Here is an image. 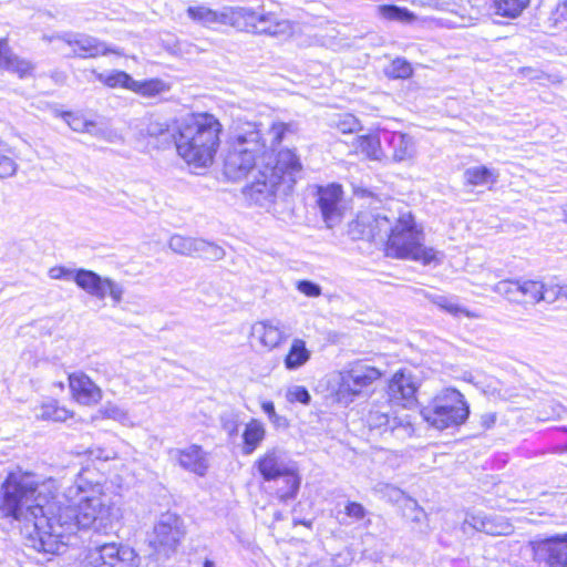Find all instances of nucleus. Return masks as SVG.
<instances>
[{"label": "nucleus", "mask_w": 567, "mask_h": 567, "mask_svg": "<svg viewBox=\"0 0 567 567\" xmlns=\"http://www.w3.org/2000/svg\"><path fill=\"white\" fill-rule=\"evenodd\" d=\"M297 288L307 297H319L321 295V287L309 280L299 281Z\"/></svg>", "instance_id": "nucleus-48"}, {"label": "nucleus", "mask_w": 567, "mask_h": 567, "mask_svg": "<svg viewBox=\"0 0 567 567\" xmlns=\"http://www.w3.org/2000/svg\"><path fill=\"white\" fill-rule=\"evenodd\" d=\"M470 414L464 395L453 388L441 390L421 410L423 420L436 430H445L463 424Z\"/></svg>", "instance_id": "nucleus-5"}, {"label": "nucleus", "mask_w": 567, "mask_h": 567, "mask_svg": "<svg viewBox=\"0 0 567 567\" xmlns=\"http://www.w3.org/2000/svg\"><path fill=\"white\" fill-rule=\"evenodd\" d=\"M375 492L381 494L389 502L398 503L404 497V492L391 484L378 483L374 487Z\"/></svg>", "instance_id": "nucleus-43"}, {"label": "nucleus", "mask_w": 567, "mask_h": 567, "mask_svg": "<svg viewBox=\"0 0 567 567\" xmlns=\"http://www.w3.org/2000/svg\"><path fill=\"white\" fill-rule=\"evenodd\" d=\"M529 0H493L495 14L515 19L528 6Z\"/></svg>", "instance_id": "nucleus-32"}, {"label": "nucleus", "mask_w": 567, "mask_h": 567, "mask_svg": "<svg viewBox=\"0 0 567 567\" xmlns=\"http://www.w3.org/2000/svg\"><path fill=\"white\" fill-rule=\"evenodd\" d=\"M83 567H138V558L133 548L107 543L90 548Z\"/></svg>", "instance_id": "nucleus-12"}, {"label": "nucleus", "mask_w": 567, "mask_h": 567, "mask_svg": "<svg viewBox=\"0 0 567 567\" xmlns=\"http://www.w3.org/2000/svg\"><path fill=\"white\" fill-rule=\"evenodd\" d=\"M512 532V525L502 517L487 516L483 533L488 535H507Z\"/></svg>", "instance_id": "nucleus-38"}, {"label": "nucleus", "mask_w": 567, "mask_h": 567, "mask_svg": "<svg viewBox=\"0 0 567 567\" xmlns=\"http://www.w3.org/2000/svg\"><path fill=\"white\" fill-rule=\"evenodd\" d=\"M69 386L72 399L84 406L95 405L103 398L102 389L83 372L71 373Z\"/></svg>", "instance_id": "nucleus-17"}, {"label": "nucleus", "mask_w": 567, "mask_h": 567, "mask_svg": "<svg viewBox=\"0 0 567 567\" xmlns=\"http://www.w3.org/2000/svg\"><path fill=\"white\" fill-rule=\"evenodd\" d=\"M236 29L255 34L288 39L293 34V24L274 12L255 11L238 7Z\"/></svg>", "instance_id": "nucleus-9"}, {"label": "nucleus", "mask_w": 567, "mask_h": 567, "mask_svg": "<svg viewBox=\"0 0 567 567\" xmlns=\"http://www.w3.org/2000/svg\"><path fill=\"white\" fill-rule=\"evenodd\" d=\"M238 7H225L221 10H212L205 6L188 7V17L204 25L215 23L228 24L236 28Z\"/></svg>", "instance_id": "nucleus-20"}, {"label": "nucleus", "mask_w": 567, "mask_h": 567, "mask_svg": "<svg viewBox=\"0 0 567 567\" xmlns=\"http://www.w3.org/2000/svg\"><path fill=\"white\" fill-rule=\"evenodd\" d=\"M344 513L348 517L353 518L354 520H361L367 514L364 507L357 502H349L344 507Z\"/></svg>", "instance_id": "nucleus-50"}, {"label": "nucleus", "mask_w": 567, "mask_h": 567, "mask_svg": "<svg viewBox=\"0 0 567 567\" xmlns=\"http://www.w3.org/2000/svg\"><path fill=\"white\" fill-rule=\"evenodd\" d=\"M268 419L276 429H287L289 426L287 417L279 415L277 412Z\"/></svg>", "instance_id": "nucleus-54"}, {"label": "nucleus", "mask_w": 567, "mask_h": 567, "mask_svg": "<svg viewBox=\"0 0 567 567\" xmlns=\"http://www.w3.org/2000/svg\"><path fill=\"white\" fill-rule=\"evenodd\" d=\"M261 409L267 414L268 417L276 413L275 405L271 401L262 402Z\"/></svg>", "instance_id": "nucleus-59"}, {"label": "nucleus", "mask_w": 567, "mask_h": 567, "mask_svg": "<svg viewBox=\"0 0 567 567\" xmlns=\"http://www.w3.org/2000/svg\"><path fill=\"white\" fill-rule=\"evenodd\" d=\"M367 424L370 430L379 431L380 434L389 433L399 440L411 437L414 433L411 415L406 409L388 399L371 404L367 414Z\"/></svg>", "instance_id": "nucleus-8"}, {"label": "nucleus", "mask_w": 567, "mask_h": 567, "mask_svg": "<svg viewBox=\"0 0 567 567\" xmlns=\"http://www.w3.org/2000/svg\"><path fill=\"white\" fill-rule=\"evenodd\" d=\"M96 79L110 87H124L132 90L134 79L124 71H113L111 73H96Z\"/></svg>", "instance_id": "nucleus-36"}, {"label": "nucleus", "mask_w": 567, "mask_h": 567, "mask_svg": "<svg viewBox=\"0 0 567 567\" xmlns=\"http://www.w3.org/2000/svg\"><path fill=\"white\" fill-rule=\"evenodd\" d=\"M386 74L393 79H408L412 74V66L406 60L398 58L386 69Z\"/></svg>", "instance_id": "nucleus-41"}, {"label": "nucleus", "mask_w": 567, "mask_h": 567, "mask_svg": "<svg viewBox=\"0 0 567 567\" xmlns=\"http://www.w3.org/2000/svg\"><path fill=\"white\" fill-rule=\"evenodd\" d=\"M396 215L398 210L361 213L350 225L349 233L355 239L380 240L383 243L385 239L388 240Z\"/></svg>", "instance_id": "nucleus-11"}, {"label": "nucleus", "mask_w": 567, "mask_h": 567, "mask_svg": "<svg viewBox=\"0 0 567 567\" xmlns=\"http://www.w3.org/2000/svg\"><path fill=\"white\" fill-rule=\"evenodd\" d=\"M565 7H567V3L565 4Z\"/></svg>", "instance_id": "nucleus-63"}, {"label": "nucleus", "mask_w": 567, "mask_h": 567, "mask_svg": "<svg viewBox=\"0 0 567 567\" xmlns=\"http://www.w3.org/2000/svg\"><path fill=\"white\" fill-rule=\"evenodd\" d=\"M103 123H97L95 121L90 120L87 123V128H85L84 133H87L94 137H97V132L101 131Z\"/></svg>", "instance_id": "nucleus-56"}, {"label": "nucleus", "mask_w": 567, "mask_h": 567, "mask_svg": "<svg viewBox=\"0 0 567 567\" xmlns=\"http://www.w3.org/2000/svg\"><path fill=\"white\" fill-rule=\"evenodd\" d=\"M557 290L556 293H557V299L559 297H565L567 299V286H563V287H558L557 286Z\"/></svg>", "instance_id": "nucleus-60"}, {"label": "nucleus", "mask_w": 567, "mask_h": 567, "mask_svg": "<svg viewBox=\"0 0 567 567\" xmlns=\"http://www.w3.org/2000/svg\"><path fill=\"white\" fill-rule=\"evenodd\" d=\"M145 131L153 137L171 136L168 122L159 117L150 118Z\"/></svg>", "instance_id": "nucleus-42"}, {"label": "nucleus", "mask_w": 567, "mask_h": 567, "mask_svg": "<svg viewBox=\"0 0 567 567\" xmlns=\"http://www.w3.org/2000/svg\"><path fill=\"white\" fill-rule=\"evenodd\" d=\"M89 454L91 457L102 461H109L115 458L116 454L112 450L103 449V447H94L89 450Z\"/></svg>", "instance_id": "nucleus-51"}, {"label": "nucleus", "mask_w": 567, "mask_h": 567, "mask_svg": "<svg viewBox=\"0 0 567 567\" xmlns=\"http://www.w3.org/2000/svg\"><path fill=\"white\" fill-rule=\"evenodd\" d=\"M409 503L411 507L416 512L413 519L421 520V517L424 516V511L417 505L416 501L409 498Z\"/></svg>", "instance_id": "nucleus-58"}, {"label": "nucleus", "mask_w": 567, "mask_h": 567, "mask_svg": "<svg viewBox=\"0 0 567 567\" xmlns=\"http://www.w3.org/2000/svg\"><path fill=\"white\" fill-rule=\"evenodd\" d=\"M0 68L18 74L19 78L31 75L34 69L30 61L20 59L12 53L6 39L0 40Z\"/></svg>", "instance_id": "nucleus-25"}, {"label": "nucleus", "mask_w": 567, "mask_h": 567, "mask_svg": "<svg viewBox=\"0 0 567 567\" xmlns=\"http://www.w3.org/2000/svg\"><path fill=\"white\" fill-rule=\"evenodd\" d=\"M431 301L441 310L453 316L454 318L466 317L476 319L480 316L458 303L456 297L437 295L431 297Z\"/></svg>", "instance_id": "nucleus-29"}, {"label": "nucleus", "mask_w": 567, "mask_h": 567, "mask_svg": "<svg viewBox=\"0 0 567 567\" xmlns=\"http://www.w3.org/2000/svg\"><path fill=\"white\" fill-rule=\"evenodd\" d=\"M97 138L114 143L118 140V135L116 132L111 130L107 125L103 124L100 132H97Z\"/></svg>", "instance_id": "nucleus-53"}, {"label": "nucleus", "mask_w": 567, "mask_h": 567, "mask_svg": "<svg viewBox=\"0 0 567 567\" xmlns=\"http://www.w3.org/2000/svg\"><path fill=\"white\" fill-rule=\"evenodd\" d=\"M482 425L485 429L492 427L496 422V415L494 413H486L481 417Z\"/></svg>", "instance_id": "nucleus-57"}, {"label": "nucleus", "mask_w": 567, "mask_h": 567, "mask_svg": "<svg viewBox=\"0 0 567 567\" xmlns=\"http://www.w3.org/2000/svg\"><path fill=\"white\" fill-rule=\"evenodd\" d=\"M517 289L522 303L536 305L540 301L553 303L557 300V286L547 285L542 280L518 279Z\"/></svg>", "instance_id": "nucleus-19"}, {"label": "nucleus", "mask_w": 567, "mask_h": 567, "mask_svg": "<svg viewBox=\"0 0 567 567\" xmlns=\"http://www.w3.org/2000/svg\"><path fill=\"white\" fill-rule=\"evenodd\" d=\"M45 39L48 41H52L53 39L62 40L68 45L73 48V52L76 56L82 59L97 58L109 53L120 54L116 49L109 47L105 42L84 33L65 32Z\"/></svg>", "instance_id": "nucleus-16"}, {"label": "nucleus", "mask_w": 567, "mask_h": 567, "mask_svg": "<svg viewBox=\"0 0 567 567\" xmlns=\"http://www.w3.org/2000/svg\"><path fill=\"white\" fill-rule=\"evenodd\" d=\"M278 146L270 152V174H276L279 182L284 185V192L287 193L292 189L297 179L302 175V164L300 157L295 150L281 148L277 152ZM266 161H269L267 158Z\"/></svg>", "instance_id": "nucleus-14"}, {"label": "nucleus", "mask_w": 567, "mask_h": 567, "mask_svg": "<svg viewBox=\"0 0 567 567\" xmlns=\"http://www.w3.org/2000/svg\"><path fill=\"white\" fill-rule=\"evenodd\" d=\"M224 256L225 251L221 247L199 238L197 257L209 260H220L224 258Z\"/></svg>", "instance_id": "nucleus-40"}, {"label": "nucleus", "mask_w": 567, "mask_h": 567, "mask_svg": "<svg viewBox=\"0 0 567 567\" xmlns=\"http://www.w3.org/2000/svg\"><path fill=\"white\" fill-rule=\"evenodd\" d=\"M338 126L343 133H352L358 130L359 122L354 116L347 115L342 121H340Z\"/></svg>", "instance_id": "nucleus-52"}, {"label": "nucleus", "mask_w": 567, "mask_h": 567, "mask_svg": "<svg viewBox=\"0 0 567 567\" xmlns=\"http://www.w3.org/2000/svg\"><path fill=\"white\" fill-rule=\"evenodd\" d=\"M342 189L339 185H330L320 188L318 193V205L320 207L323 219L329 228L339 221L341 213L339 202L341 199Z\"/></svg>", "instance_id": "nucleus-22"}, {"label": "nucleus", "mask_w": 567, "mask_h": 567, "mask_svg": "<svg viewBox=\"0 0 567 567\" xmlns=\"http://www.w3.org/2000/svg\"><path fill=\"white\" fill-rule=\"evenodd\" d=\"M75 284L87 295L99 300H104L107 296L114 305L123 300V286L110 277H102L99 274L80 268L75 277Z\"/></svg>", "instance_id": "nucleus-13"}, {"label": "nucleus", "mask_w": 567, "mask_h": 567, "mask_svg": "<svg viewBox=\"0 0 567 567\" xmlns=\"http://www.w3.org/2000/svg\"><path fill=\"white\" fill-rule=\"evenodd\" d=\"M72 416V411L58 405L55 401L43 403L35 410V417L43 421L64 422Z\"/></svg>", "instance_id": "nucleus-30"}, {"label": "nucleus", "mask_w": 567, "mask_h": 567, "mask_svg": "<svg viewBox=\"0 0 567 567\" xmlns=\"http://www.w3.org/2000/svg\"><path fill=\"white\" fill-rule=\"evenodd\" d=\"M224 430L231 436L238 433V423L236 420H226L223 423Z\"/></svg>", "instance_id": "nucleus-55"}, {"label": "nucleus", "mask_w": 567, "mask_h": 567, "mask_svg": "<svg viewBox=\"0 0 567 567\" xmlns=\"http://www.w3.org/2000/svg\"><path fill=\"white\" fill-rule=\"evenodd\" d=\"M382 377V372L364 361L349 363L337 374L336 399L339 403L350 404L364 396Z\"/></svg>", "instance_id": "nucleus-6"}, {"label": "nucleus", "mask_w": 567, "mask_h": 567, "mask_svg": "<svg viewBox=\"0 0 567 567\" xmlns=\"http://www.w3.org/2000/svg\"><path fill=\"white\" fill-rule=\"evenodd\" d=\"M169 90V85L159 79H152L147 81H136L132 85V90L145 97H154L163 94Z\"/></svg>", "instance_id": "nucleus-33"}, {"label": "nucleus", "mask_w": 567, "mask_h": 567, "mask_svg": "<svg viewBox=\"0 0 567 567\" xmlns=\"http://www.w3.org/2000/svg\"><path fill=\"white\" fill-rule=\"evenodd\" d=\"M564 220L567 221V203L561 207Z\"/></svg>", "instance_id": "nucleus-61"}, {"label": "nucleus", "mask_w": 567, "mask_h": 567, "mask_svg": "<svg viewBox=\"0 0 567 567\" xmlns=\"http://www.w3.org/2000/svg\"><path fill=\"white\" fill-rule=\"evenodd\" d=\"M464 178L468 185L483 186L496 183L498 174L486 166H475L465 171Z\"/></svg>", "instance_id": "nucleus-31"}, {"label": "nucleus", "mask_w": 567, "mask_h": 567, "mask_svg": "<svg viewBox=\"0 0 567 567\" xmlns=\"http://www.w3.org/2000/svg\"><path fill=\"white\" fill-rule=\"evenodd\" d=\"M534 560L546 567H567V534L530 542Z\"/></svg>", "instance_id": "nucleus-15"}, {"label": "nucleus", "mask_w": 567, "mask_h": 567, "mask_svg": "<svg viewBox=\"0 0 567 567\" xmlns=\"http://www.w3.org/2000/svg\"><path fill=\"white\" fill-rule=\"evenodd\" d=\"M487 515L483 513H471L467 514L464 520V525H468L475 530L483 532Z\"/></svg>", "instance_id": "nucleus-49"}, {"label": "nucleus", "mask_w": 567, "mask_h": 567, "mask_svg": "<svg viewBox=\"0 0 567 567\" xmlns=\"http://www.w3.org/2000/svg\"><path fill=\"white\" fill-rule=\"evenodd\" d=\"M257 468L265 481L284 478L286 487L278 489L281 501L293 498L300 486V477L297 474L296 463L280 447L267 450L256 462Z\"/></svg>", "instance_id": "nucleus-7"}, {"label": "nucleus", "mask_w": 567, "mask_h": 567, "mask_svg": "<svg viewBox=\"0 0 567 567\" xmlns=\"http://www.w3.org/2000/svg\"><path fill=\"white\" fill-rule=\"evenodd\" d=\"M417 382L411 372L398 371L393 374L389 383V396L392 401H405L402 404L406 406L414 402Z\"/></svg>", "instance_id": "nucleus-21"}, {"label": "nucleus", "mask_w": 567, "mask_h": 567, "mask_svg": "<svg viewBox=\"0 0 567 567\" xmlns=\"http://www.w3.org/2000/svg\"><path fill=\"white\" fill-rule=\"evenodd\" d=\"M389 256L412 259L423 265L439 264L443 254L424 245V233L409 209L399 210L386 240Z\"/></svg>", "instance_id": "nucleus-4"}, {"label": "nucleus", "mask_w": 567, "mask_h": 567, "mask_svg": "<svg viewBox=\"0 0 567 567\" xmlns=\"http://www.w3.org/2000/svg\"><path fill=\"white\" fill-rule=\"evenodd\" d=\"M199 238L174 235L168 241L169 248L179 255L197 257Z\"/></svg>", "instance_id": "nucleus-34"}, {"label": "nucleus", "mask_w": 567, "mask_h": 567, "mask_svg": "<svg viewBox=\"0 0 567 567\" xmlns=\"http://www.w3.org/2000/svg\"><path fill=\"white\" fill-rule=\"evenodd\" d=\"M381 140H383L382 133L380 135L369 134L358 136L355 142L357 152L362 153L371 161H388V154L381 146Z\"/></svg>", "instance_id": "nucleus-27"}, {"label": "nucleus", "mask_w": 567, "mask_h": 567, "mask_svg": "<svg viewBox=\"0 0 567 567\" xmlns=\"http://www.w3.org/2000/svg\"><path fill=\"white\" fill-rule=\"evenodd\" d=\"M78 274V269L66 268L64 266H54L51 267L48 271V275L51 279L54 280H73L75 282V277Z\"/></svg>", "instance_id": "nucleus-46"}, {"label": "nucleus", "mask_w": 567, "mask_h": 567, "mask_svg": "<svg viewBox=\"0 0 567 567\" xmlns=\"http://www.w3.org/2000/svg\"><path fill=\"white\" fill-rule=\"evenodd\" d=\"M286 398L289 402H300L302 404H308L310 402V393L305 386L293 385L288 389Z\"/></svg>", "instance_id": "nucleus-45"}, {"label": "nucleus", "mask_w": 567, "mask_h": 567, "mask_svg": "<svg viewBox=\"0 0 567 567\" xmlns=\"http://www.w3.org/2000/svg\"><path fill=\"white\" fill-rule=\"evenodd\" d=\"M518 286V279L516 280H502L493 286V291L503 296L511 302L522 303V299L519 298V292L516 291Z\"/></svg>", "instance_id": "nucleus-37"}, {"label": "nucleus", "mask_w": 567, "mask_h": 567, "mask_svg": "<svg viewBox=\"0 0 567 567\" xmlns=\"http://www.w3.org/2000/svg\"><path fill=\"white\" fill-rule=\"evenodd\" d=\"M382 138L390 150L388 159L391 162H411L416 156V144L410 134L383 130Z\"/></svg>", "instance_id": "nucleus-18"}, {"label": "nucleus", "mask_w": 567, "mask_h": 567, "mask_svg": "<svg viewBox=\"0 0 567 567\" xmlns=\"http://www.w3.org/2000/svg\"><path fill=\"white\" fill-rule=\"evenodd\" d=\"M311 358L310 350L306 347L302 339L292 340L290 349L285 357L284 364L289 371H295L303 367Z\"/></svg>", "instance_id": "nucleus-28"}, {"label": "nucleus", "mask_w": 567, "mask_h": 567, "mask_svg": "<svg viewBox=\"0 0 567 567\" xmlns=\"http://www.w3.org/2000/svg\"><path fill=\"white\" fill-rule=\"evenodd\" d=\"M204 567H215V565L212 560L206 559L204 563Z\"/></svg>", "instance_id": "nucleus-62"}, {"label": "nucleus", "mask_w": 567, "mask_h": 567, "mask_svg": "<svg viewBox=\"0 0 567 567\" xmlns=\"http://www.w3.org/2000/svg\"><path fill=\"white\" fill-rule=\"evenodd\" d=\"M99 413L104 419H111L122 424H126L130 421L127 411L122 406L111 402H107L105 405H103L99 410Z\"/></svg>", "instance_id": "nucleus-39"}, {"label": "nucleus", "mask_w": 567, "mask_h": 567, "mask_svg": "<svg viewBox=\"0 0 567 567\" xmlns=\"http://www.w3.org/2000/svg\"><path fill=\"white\" fill-rule=\"evenodd\" d=\"M377 12L380 18L386 21H396L401 23L412 22L415 17L408 9L400 8L394 4H382L377 7Z\"/></svg>", "instance_id": "nucleus-35"}, {"label": "nucleus", "mask_w": 567, "mask_h": 567, "mask_svg": "<svg viewBox=\"0 0 567 567\" xmlns=\"http://www.w3.org/2000/svg\"><path fill=\"white\" fill-rule=\"evenodd\" d=\"M223 125L209 113L190 114L177 127L175 145L178 155L189 165L207 167L213 164L220 145Z\"/></svg>", "instance_id": "nucleus-3"}, {"label": "nucleus", "mask_w": 567, "mask_h": 567, "mask_svg": "<svg viewBox=\"0 0 567 567\" xmlns=\"http://www.w3.org/2000/svg\"><path fill=\"white\" fill-rule=\"evenodd\" d=\"M17 169L18 164L16 161L10 156L0 153V178L13 176Z\"/></svg>", "instance_id": "nucleus-47"}, {"label": "nucleus", "mask_w": 567, "mask_h": 567, "mask_svg": "<svg viewBox=\"0 0 567 567\" xmlns=\"http://www.w3.org/2000/svg\"><path fill=\"white\" fill-rule=\"evenodd\" d=\"M265 424L258 419H250L243 431L241 452L244 455H251L266 439Z\"/></svg>", "instance_id": "nucleus-26"}, {"label": "nucleus", "mask_w": 567, "mask_h": 567, "mask_svg": "<svg viewBox=\"0 0 567 567\" xmlns=\"http://www.w3.org/2000/svg\"><path fill=\"white\" fill-rule=\"evenodd\" d=\"M254 334L258 337L262 346L275 349L279 347L287 338L282 324L276 320L257 322L252 327Z\"/></svg>", "instance_id": "nucleus-24"}, {"label": "nucleus", "mask_w": 567, "mask_h": 567, "mask_svg": "<svg viewBox=\"0 0 567 567\" xmlns=\"http://www.w3.org/2000/svg\"><path fill=\"white\" fill-rule=\"evenodd\" d=\"M53 478L39 482L21 470L9 473L0 488V511L23 524L22 532L37 551L61 554L79 529L105 532L116 519L114 503L100 482L80 475L58 494Z\"/></svg>", "instance_id": "nucleus-1"}, {"label": "nucleus", "mask_w": 567, "mask_h": 567, "mask_svg": "<svg viewBox=\"0 0 567 567\" xmlns=\"http://www.w3.org/2000/svg\"><path fill=\"white\" fill-rule=\"evenodd\" d=\"M185 536L183 519L175 513L162 514L154 524L153 532L148 534V545L158 554L174 553Z\"/></svg>", "instance_id": "nucleus-10"}, {"label": "nucleus", "mask_w": 567, "mask_h": 567, "mask_svg": "<svg viewBox=\"0 0 567 567\" xmlns=\"http://www.w3.org/2000/svg\"><path fill=\"white\" fill-rule=\"evenodd\" d=\"M175 460L186 471L204 476L208 470V457L198 445H190L173 452Z\"/></svg>", "instance_id": "nucleus-23"}, {"label": "nucleus", "mask_w": 567, "mask_h": 567, "mask_svg": "<svg viewBox=\"0 0 567 567\" xmlns=\"http://www.w3.org/2000/svg\"><path fill=\"white\" fill-rule=\"evenodd\" d=\"M297 132L293 123L236 117L229 127L224 173L231 181L251 175L244 187L247 200L261 207H270L284 185L276 174H270V152L280 145L287 134Z\"/></svg>", "instance_id": "nucleus-2"}, {"label": "nucleus", "mask_w": 567, "mask_h": 567, "mask_svg": "<svg viewBox=\"0 0 567 567\" xmlns=\"http://www.w3.org/2000/svg\"><path fill=\"white\" fill-rule=\"evenodd\" d=\"M62 117L72 131L79 133H84L85 128H87V123L90 121L85 118L82 114L72 112L63 113Z\"/></svg>", "instance_id": "nucleus-44"}]
</instances>
